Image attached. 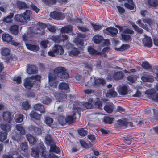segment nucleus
<instances>
[{"label":"nucleus","instance_id":"obj_1","mask_svg":"<svg viewBox=\"0 0 158 158\" xmlns=\"http://www.w3.org/2000/svg\"><path fill=\"white\" fill-rule=\"evenodd\" d=\"M66 71V69L64 67H59L54 69L53 73H49L48 79L49 85L51 86L54 88L56 87L57 82L56 81V76L62 79H67L69 77Z\"/></svg>","mask_w":158,"mask_h":158},{"label":"nucleus","instance_id":"obj_2","mask_svg":"<svg viewBox=\"0 0 158 158\" xmlns=\"http://www.w3.org/2000/svg\"><path fill=\"white\" fill-rule=\"evenodd\" d=\"M39 153L44 158H48L49 156V154L46 150V147L42 142L40 143L37 148L33 147L31 148V154L33 156L38 157Z\"/></svg>","mask_w":158,"mask_h":158},{"label":"nucleus","instance_id":"obj_3","mask_svg":"<svg viewBox=\"0 0 158 158\" xmlns=\"http://www.w3.org/2000/svg\"><path fill=\"white\" fill-rule=\"evenodd\" d=\"M32 19L31 11L28 10L23 14L16 15L15 17V20L21 24L27 23V21L31 20Z\"/></svg>","mask_w":158,"mask_h":158},{"label":"nucleus","instance_id":"obj_4","mask_svg":"<svg viewBox=\"0 0 158 158\" xmlns=\"http://www.w3.org/2000/svg\"><path fill=\"white\" fill-rule=\"evenodd\" d=\"M32 37L33 35L32 33L26 32L23 35V40L25 43L28 49L36 52L38 51L39 49V46L29 44L30 42L31 41L30 39Z\"/></svg>","mask_w":158,"mask_h":158},{"label":"nucleus","instance_id":"obj_5","mask_svg":"<svg viewBox=\"0 0 158 158\" xmlns=\"http://www.w3.org/2000/svg\"><path fill=\"white\" fill-rule=\"evenodd\" d=\"M64 53V50L61 46L55 45L52 48V50L48 52V54L52 57H59Z\"/></svg>","mask_w":158,"mask_h":158},{"label":"nucleus","instance_id":"obj_6","mask_svg":"<svg viewBox=\"0 0 158 158\" xmlns=\"http://www.w3.org/2000/svg\"><path fill=\"white\" fill-rule=\"evenodd\" d=\"M155 87L158 92H156L154 89H152L146 91L145 93L148 94V97L156 102H158V82L156 84Z\"/></svg>","mask_w":158,"mask_h":158},{"label":"nucleus","instance_id":"obj_7","mask_svg":"<svg viewBox=\"0 0 158 158\" xmlns=\"http://www.w3.org/2000/svg\"><path fill=\"white\" fill-rule=\"evenodd\" d=\"M12 37L8 34H4L2 36V40L7 44H10L11 45L17 46L19 45V43L12 40Z\"/></svg>","mask_w":158,"mask_h":158},{"label":"nucleus","instance_id":"obj_8","mask_svg":"<svg viewBox=\"0 0 158 158\" xmlns=\"http://www.w3.org/2000/svg\"><path fill=\"white\" fill-rule=\"evenodd\" d=\"M35 82V79L31 77H27L24 80V86L27 89H31Z\"/></svg>","mask_w":158,"mask_h":158},{"label":"nucleus","instance_id":"obj_9","mask_svg":"<svg viewBox=\"0 0 158 158\" xmlns=\"http://www.w3.org/2000/svg\"><path fill=\"white\" fill-rule=\"evenodd\" d=\"M103 31L104 33L112 36H115L118 32V30L116 28L112 27H107Z\"/></svg>","mask_w":158,"mask_h":158},{"label":"nucleus","instance_id":"obj_10","mask_svg":"<svg viewBox=\"0 0 158 158\" xmlns=\"http://www.w3.org/2000/svg\"><path fill=\"white\" fill-rule=\"evenodd\" d=\"M37 68L35 65H27V72L28 74H35L37 73Z\"/></svg>","mask_w":158,"mask_h":158},{"label":"nucleus","instance_id":"obj_11","mask_svg":"<svg viewBox=\"0 0 158 158\" xmlns=\"http://www.w3.org/2000/svg\"><path fill=\"white\" fill-rule=\"evenodd\" d=\"M80 52L79 50L75 47L72 48L68 52L69 55L72 57L77 56Z\"/></svg>","mask_w":158,"mask_h":158},{"label":"nucleus","instance_id":"obj_12","mask_svg":"<svg viewBox=\"0 0 158 158\" xmlns=\"http://www.w3.org/2000/svg\"><path fill=\"white\" fill-rule=\"evenodd\" d=\"M3 118L4 120L6 122L10 123L12 119L11 114L9 112L6 111L3 113Z\"/></svg>","mask_w":158,"mask_h":158},{"label":"nucleus","instance_id":"obj_13","mask_svg":"<svg viewBox=\"0 0 158 158\" xmlns=\"http://www.w3.org/2000/svg\"><path fill=\"white\" fill-rule=\"evenodd\" d=\"M145 38L143 40V42L145 46L150 48L152 46V41L151 38L144 35Z\"/></svg>","mask_w":158,"mask_h":158},{"label":"nucleus","instance_id":"obj_14","mask_svg":"<svg viewBox=\"0 0 158 158\" xmlns=\"http://www.w3.org/2000/svg\"><path fill=\"white\" fill-rule=\"evenodd\" d=\"M61 32L62 33H68L70 35L73 34L72 27L71 26H65L61 28Z\"/></svg>","mask_w":158,"mask_h":158},{"label":"nucleus","instance_id":"obj_15","mask_svg":"<svg viewBox=\"0 0 158 158\" xmlns=\"http://www.w3.org/2000/svg\"><path fill=\"white\" fill-rule=\"evenodd\" d=\"M1 52L2 54L5 56H7L10 55L11 49L10 48L4 47L1 49Z\"/></svg>","mask_w":158,"mask_h":158},{"label":"nucleus","instance_id":"obj_16","mask_svg":"<svg viewBox=\"0 0 158 158\" xmlns=\"http://www.w3.org/2000/svg\"><path fill=\"white\" fill-rule=\"evenodd\" d=\"M141 79L144 82H152L154 81L153 76L148 74L142 76Z\"/></svg>","mask_w":158,"mask_h":158},{"label":"nucleus","instance_id":"obj_17","mask_svg":"<svg viewBox=\"0 0 158 158\" xmlns=\"http://www.w3.org/2000/svg\"><path fill=\"white\" fill-rule=\"evenodd\" d=\"M54 96L58 101L63 102L66 99V95L64 94H60L55 93Z\"/></svg>","mask_w":158,"mask_h":158},{"label":"nucleus","instance_id":"obj_18","mask_svg":"<svg viewBox=\"0 0 158 158\" xmlns=\"http://www.w3.org/2000/svg\"><path fill=\"white\" fill-rule=\"evenodd\" d=\"M58 88L60 91L65 93V91L69 89V86L68 84L62 82L59 84Z\"/></svg>","mask_w":158,"mask_h":158},{"label":"nucleus","instance_id":"obj_19","mask_svg":"<svg viewBox=\"0 0 158 158\" xmlns=\"http://www.w3.org/2000/svg\"><path fill=\"white\" fill-rule=\"evenodd\" d=\"M34 108L35 110L40 112L41 113H42L45 112L44 106L41 104H35L34 105Z\"/></svg>","mask_w":158,"mask_h":158},{"label":"nucleus","instance_id":"obj_20","mask_svg":"<svg viewBox=\"0 0 158 158\" xmlns=\"http://www.w3.org/2000/svg\"><path fill=\"white\" fill-rule=\"evenodd\" d=\"M0 127L1 129L3 131H6V133L9 132L11 129V124L6 123L0 124Z\"/></svg>","mask_w":158,"mask_h":158},{"label":"nucleus","instance_id":"obj_21","mask_svg":"<svg viewBox=\"0 0 158 158\" xmlns=\"http://www.w3.org/2000/svg\"><path fill=\"white\" fill-rule=\"evenodd\" d=\"M128 89L126 86H119L118 89V91L121 95H125L127 94Z\"/></svg>","mask_w":158,"mask_h":158},{"label":"nucleus","instance_id":"obj_22","mask_svg":"<svg viewBox=\"0 0 158 158\" xmlns=\"http://www.w3.org/2000/svg\"><path fill=\"white\" fill-rule=\"evenodd\" d=\"M28 129L30 130L33 131L34 132L38 134L41 133L42 132L41 128H39L33 125L29 126Z\"/></svg>","mask_w":158,"mask_h":158},{"label":"nucleus","instance_id":"obj_23","mask_svg":"<svg viewBox=\"0 0 158 158\" xmlns=\"http://www.w3.org/2000/svg\"><path fill=\"white\" fill-rule=\"evenodd\" d=\"M103 40V37L98 34L94 35L93 38V40L96 44H99Z\"/></svg>","mask_w":158,"mask_h":158},{"label":"nucleus","instance_id":"obj_24","mask_svg":"<svg viewBox=\"0 0 158 158\" xmlns=\"http://www.w3.org/2000/svg\"><path fill=\"white\" fill-rule=\"evenodd\" d=\"M41 114H39L34 111H32L30 114V116L32 118L39 120L41 117Z\"/></svg>","mask_w":158,"mask_h":158},{"label":"nucleus","instance_id":"obj_25","mask_svg":"<svg viewBox=\"0 0 158 158\" xmlns=\"http://www.w3.org/2000/svg\"><path fill=\"white\" fill-rule=\"evenodd\" d=\"M26 136L30 143L33 145L36 143V141L35 138L31 134H27Z\"/></svg>","mask_w":158,"mask_h":158},{"label":"nucleus","instance_id":"obj_26","mask_svg":"<svg viewBox=\"0 0 158 158\" xmlns=\"http://www.w3.org/2000/svg\"><path fill=\"white\" fill-rule=\"evenodd\" d=\"M51 17L54 19L60 20V13L56 11L52 12L50 13Z\"/></svg>","mask_w":158,"mask_h":158},{"label":"nucleus","instance_id":"obj_27","mask_svg":"<svg viewBox=\"0 0 158 158\" xmlns=\"http://www.w3.org/2000/svg\"><path fill=\"white\" fill-rule=\"evenodd\" d=\"M88 51L90 55L93 56H96L98 55L100 53L91 46H89L88 47Z\"/></svg>","mask_w":158,"mask_h":158},{"label":"nucleus","instance_id":"obj_28","mask_svg":"<svg viewBox=\"0 0 158 158\" xmlns=\"http://www.w3.org/2000/svg\"><path fill=\"white\" fill-rule=\"evenodd\" d=\"M114 106L112 104H109L106 105L104 107V110L107 113H110L113 111Z\"/></svg>","mask_w":158,"mask_h":158},{"label":"nucleus","instance_id":"obj_29","mask_svg":"<svg viewBox=\"0 0 158 158\" xmlns=\"http://www.w3.org/2000/svg\"><path fill=\"white\" fill-rule=\"evenodd\" d=\"M17 6L20 9H25L28 7L27 5L24 2L19 1L17 2Z\"/></svg>","mask_w":158,"mask_h":158},{"label":"nucleus","instance_id":"obj_30","mask_svg":"<svg viewBox=\"0 0 158 158\" xmlns=\"http://www.w3.org/2000/svg\"><path fill=\"white\" fill-rule=\"evenodd\" d=\"M10 31L11 33L17 34L18 33V26L16 25L12 26L10 28Z\"/></svg>","mask_w":158,"mask_h":158},{"label":"nucleus","instance_id":"obj_31","mask_svg":"<svg viewBox=\"0 0 158 158\" xmlns=\"http://www.w3.org/2000/svg\"><path fill=\"white\" fill-rule=\"evenodd\" d=\"M50 151H52L58 154L60 152V149L59 147L56 146L54 143L53 144H52L50 146Z\"/></svg>","mask_w":158,"mask_h":158},{"label":"nucleus","instance_id":"obj_32","mask_svg":"<svg viewBox=\"0 0 158 158\" xmlns=\"http://www.w3.org/2000/svg\"><path fill=\"white\" fill-rule=\"evenodd\" d=\"M15 127L17 130L19 131L21 134L24 135L25 134V130L21 124H17Z\"/></svg>","mask_w":158,"mask_h":158},{"label":"nucleus","instance_id":"obj_33","mask_svg":"<svg viewBox=\"0 0 158 158\" xmlns=\"http://www.w3.org/2000/svg\"><path fill=\"white\" fill-rule=\"evenodd\" d=\"M148 5L151 7H155L158 5L157 0H148Z\"/></svg>","mask_w":158,"mask_h":158},{"label":"nucleus","instance_id":"obj_34","mask_svg":"<svg viewBox=\"0 0 158 158\" xmlns=\"http://www.w3.org/2000/svg\"><path fill=\"white\" fill-rule=\"evenodd\" d=\"M124 142L125 143L129 145L130 144L131 142L133 140V138L131 136L127 135L124 137L123 138Z\"/></svg>","mask_w":158,"mask_h":158},{"label":"nucleus","instance_id":"obj_35","mask_svg":"<svg viewBox=\"0 0 158 158\" xmlns=\"http://www.w3.org/2000/svg\"><path fill=\"white\" fill-rule=\"evenodd\" d=\"M128 2L129 3H125V6L126 7L131 10L134 9V4L132 0H127Z\"/></svg>","mask_w":158,"mask_h":158},{"label":"nucleus","instance_id":"obj_36","mask_svg":"<svg viewBox=\"0 0 158 158\" xmlns=\"http://www.w3.org/2000/svg\"><path fill=\"white\" fill-rule=\"evenodd\" d=\"M75 115V113H73V116L71 115H68L65 118L66 123H70L73 122L74 119H76V118L74 116Z\"/></svg>","mask_w":158,"mask_h":158},{"label":"nucleus","instance_id":"obj_37","mask_svg":"<svg viewBox=\"0 0 158 158\" xmlns=\"http://www.w3.org/2000/svg\"><path fill=\"white\" fill-rule=\"evenodd\" d=\"M92 102V99L90 98L89 99L88 102L84 103L83 105L87 109H91L93 106Z\"/></svg>","mask_w":158,"mask_h":158},{"label":"nucleus","instance_id":"obj_38","mask_svg":"<svg viewBox=\"0 0 158 158\" xmlns=\"http://www.w3.org/2000/svg\"><path fill=\"white\" fill-rule=\"evenodd\" d=\"M105 80L102 78H99L94 80L95 85H104L105 83Z\"/></svg>","mask_w":158,"mask_h":158},{"label":"nucleus","instance_id":"obj_39","mask_svg":"<svg viewBox=\"0 0 158 158\" xmlns=\"http://www.w3.org/2000/svg\"><path fill=\"white\" fill-rule=\"evenodd\" d=\"M80 143L83 147L86 148H89L92 146V144L90 142L86 143L85 142L82 140H80Z\"/></svg>","mask_w":158,"mask_h":158},{"label":"nucleus","instance_id":"obj_40","mask_svg":"<svg viewBox=\"0 0 158 158\" xmlns=\"http://www.w3.org/2000/svg\"><path fill=\"white\" fill-rule=\"evenodd\" d=\"M117 95V93L113 89L109 90L106 94L107 96H111L113 97L116 96Z\"/></svg>","mask_w":158,"mask_h":158},{"label":"nucleus","instance_id":"obj_41","mask_svg":"<svg viewBox=\"0 0 158 158\" xmlns=\"http://www.w3.org/2000/svg\"><path fill=\"white\" fill-rule=\"evenodd\" d=\"M41 100L42 102L45 104H48L50 103L52 101L51 99L46 96H44L43 97Z\"/></svg>","mask_w":158,"mask_h":158},{"label":"nucleus","instance_id":"obj_42","mask_svg":"<svg viewBox=\"0 0 158 158\" xmlns=\"http://www.w3.org/2000/svg\"><path fill=\"white\" fill-rule=\"evenodd\" d=\"M20 146L22 150L25 152L27 151L28 147L27 142H24L22 143L20 145Z\"/></svg>","mask_w":158,"mask_h":158},{"label":"nucleus","instance_id":"obj_43","mask_svg":"<svg viewBox=\"0 0 158 158\" xmlns=\"http://www.w3.org/2000/svg\"><path fill=\"white\" fill-rule=\"evenodd\" d=\"M13 16L14 14L13 13H10L9 15L7 16L6 18H5L3 19V21L7 23L11 22V19L13 17Z\"/></svg>","mask_w":158,"mask_h":158},{"label":"nucleus","instance_id":"obj_44","mask_svg":"<svg viewBox=\"0 0 158 158\" xmlns=\"http://www.w3.org/2000/svg\"><path fill=\"white\" fill-rule=\"evenodd\" d=\"M114 77L116 79H121L123 77V73L122 72H116L114 73Z\"/></svg>","mask_w":158,"mask_h":158},{"label":"nucleus","instance_id":"obj_45","mask_svg":"<svg viewBox=\"0 0 158 158\" xmlns=\"http://www.w3.org/2000/svg\"><path fill=\"white\" fill-rule=\"evenodd\" d=\"M113 118L110 117L106 116L104 118V122L107 124H111L112 123Z\"/></svg>","mask_w":158,"mask_h":158},{"label":"nucleus","instance_id":"obj_46","mask_svg":"<svg viewBox=\"0 0 158 158\" xmlns=\"http://www.w3.org/2000/svg\"><path fill=\"white\" fill-rule=\"evenodd\" d=\"M58 121L59 123L62 125H64L66 124L65 119L63 116H59L58 117Z\"/></svg>","mask_w":158,"mask_h":158},{"label":"nucleus","instance_id":"obj_47","mask_svg":"<svg viewBox=\"0 0 158 158\" xmlns=\"http://www.w3.org/2000/svg\"><path fill=\"white\" fill-rule=\"evenodd\" d=\"M7 133L6 132H0V141H3L7 138Z\"/></svg>","mask_w":158,"mask_h":158},{"label":"nucleus","instance_id":"obj_48","mask_svg":"<svg viewBox=\"0 0 158 158\" xmlns=\"http://www.w3.org/2000/svg\"><path fill=\"white\" fill-rule=\"evenodd\" d=\"M79 134L82 136H85L87 134V131L82 128L78 130Z\"/></svg>","mask_w":158,"mask_h":158},{"label":"nucleus","instance_id":"obj_49","mask_svg":"<svg viewBox=\"0 0 158 158\" xmlns=\"http://www.w3.org/2000/svg\"><path fill=\"white\" fill-rule=\"evenodd\" d=\"M136 23L142 28L146 30L147 31H148V28L147 27L146 25H145L143 23H141V20H138L136 22Z\"/></svg>","mask_w":158,"mask_h":158},{"label":"nucleus","instance_id":"obj_50","mask_svg":"<svg viewBox=\"0 0 158 158\" xmlns=\"http://www.w3.org/2000/svg\"><path fill=\"white\" fill-rule=\"evenodd\" d=\"M121 36L123 39L125 41H129L131 40V37L130 35L122 34Z\"/></svg>","mask_w":158,"mask_h":158},{"label":"nucleus","instance_id":"obj_51","mask_svg":"<svg viewBox=\"0 0 158 158\" xmlns=\"http://www.w3.org/2000/svg\"><path fill=\"white\" fill-rule=\"evenodd\" d=\"M73 41L77 45H82L84 44L83 40L79 38L74 39Z\"/></svg>","mask_w":158,"mask_h":158},{"label":"nucleus","instance_id":"obj_52","mask_svg":"<svg viewBox=\"0 0 158 158\" xmlns=\"http://www.w3.org/2000/svg\"><path fill=\"white\" fill-rule=\"evenodd\" d=\"M132 26L135 30L137 31L138 33H142L143 32V30L142 29L139 28L136 25L133 23Z\"/></svg>","mask_w":158,"mask_h":158},{"label":"nucleus","instance_id":"obj_53","mask_svg":"<svg viewBox=\"0 0 158 158\" xmlns=\"http://www.w3.org/2000/svg\"><path fill=\"white\" fill-rule=\"evenodd\" d=\"M30 105L28 102H25L22 104V108L24 110H27L29 108Z\"/></svg>","mask_w":158,"mask_h":158},{"label":"nucleus","instance_id":"obj_54","mask_svg":"<svg viewBox=\"0 0 158 158\" xmlns=\"http://www.w3.org/2000/svg\"><path fill=\"white\" fill-rule=\"evenodd\" d=\"M91 25L93 27L95 31H97L100 30L102 27L101 25H98L93 23H91Z\"/></svg>","mask_w":158,"mask_h":158},{"label":"nucleus","instance_id":"obj_55","mask_svg":"<svg viewBox=\"0 0 158 158\" xmlns=\"http://www.w3.org/2000/svg\"><path fill=\"white\" fill-rule=\"evenodd\" d=\"M129 47L130 46L128 44H123L119 48H118L117 50L120 51H123L128 49Z\"/></svg>","mask_w":158,"mask_h":158},{"label":"nucleus","instance_id":"obj_56","mask_svg":"<svg viewBox=\"0 0 158 158\" xmlns=\"http://www.w3.org/2000/svg\"><path fill=\"white\" fill-rule=\"evenodd\" d=\"M45 140L46 141L48 142V143L53 144L54 143L52 140L51 137L49 134L47 135L45 137Z\"/></svg>","mask_w":158,"mask_h":158},{"label":"nucleus","instance_id":"obj_57","mask_svg":"<svg viewBox=\"0 0 158 158\" xmlns=\"http://www.w3.org/2000/svg\"><path fill=\"white\" fill-rule=\"evenodd\" d=\"M45 121L47 124L49 126H50L53 122V119L50 117H46L45 118Z\"/></svg>","mask_w":158,"mask_h":158},{"label":"nucleus","instance_id":"obj_58","mask_svg":"<svg viewBox=\"0 0 158 158\" xmlns=\"http://www.w3.org/2000/svg\"><path fill=\"white\" fill-rule=\"evenodd\" d=\"M142 66L145 69H147L151 68V66L147 62H144L142 63Z\"/></svg>","mask_w":158,"mask_h":158},{"label":"nucleus","instance_id":"obj_59","mask_svg":"<svg viewBox=\"0 0 158 158\" xmlns=\"http://www.w3.org/2000/svg\"><path fill=\"white\" fill-rule=\"evenodd\" d=\"M23 116L21 114H19L17 118L15 119V122L16 123H21L23 121Z\"/></svg>","mask_w":158,"mask_h":158},{"label":"nucleus","instance_id":"obj_60","mask_svg":"<svg viewBox=\"0 0 158 158\" xmlns=\"http://www.w3.org/2000/svg\"><path fill=\"white\" fill-rule=\"evenodd\" d=\"M143 21L144 23H147L150 27H151L152 25V21L150 19H143Z\"/></svg>","mask_w":158,"mask_h":158},{"label":"nucleus","instance_id":"obj_61","mask_svg":"<svg viewBox=\"0 0 158 158\" xmlns=\"http://www.w3.org/2000/svg\"><path fill=\"white\" fill-rule=\"evenodd\" d=\"M102 102L101 101H97L95 102V105L97 106L98 108L101 109L102 108Z\"/></svg>","mask_w":158,"mask_h":158},{"label":"nucleus","instance_id":"obj_62","mask_svg":"<svg viewBox=\"0 0 158 158\" xmlns=\"http://www.w3.org/2000/svg\"><path fill=\"white\" fill-rule=\"evenodd\" d=\"M13 80L15 81H16L17 83L18 84L20 83L22 81L21 77L20 76L15 77L13 78Z\"/></svg>","mask_w":158,"mask_h":158},{"label":"nucleus","instance_id":"obj_63","mask_svg":"<svg viewBox=\"0 0 158 158\" xmlns=\"http://www.w3.org/2000/svg\"><path fill=\"white\" fill-rule=\"evenodd\" d=\"M78 29L83 32H86L89 31V29L86 27H78Z\"/></svg>","mask_w":158,"mask_h":158},{"label":"nucleus","instance_id":"obj_64","mask_svg":"<svg viewBox=\"0 0 158 158\" xmlns=\"http://www.w3.org/2000/svg\"><path fill=\"white\" fill-rule=\"evenodd\" d=\"M116 7L118 8V12L120 14H122L125 12V10L123 8L118 6H117Z\"/></svg>","mask_w":158,"mask_h":158}]
</instances>
